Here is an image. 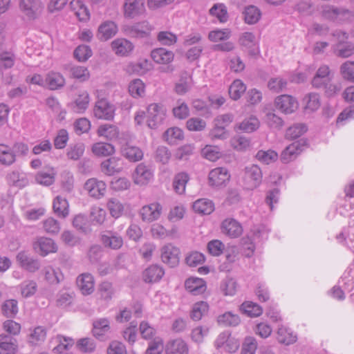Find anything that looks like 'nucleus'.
Masks as SVG:
<instances>
[{
  "label": "nucleus",
  "mask_w": 354,
  "mask_h": 354,
  "mask_svg": "<svg viewBox=\"0 0 354 354\" xmlns=\"http://www.w3.org/2000/svg\"><path fill=\"white\" fill-rule=\"evenodd\" d=\"M336 37L337 41L331 46L333 54L341 58H348L354 55V44L348 41V34L340 30H336L333 33Z\"/></svg>",
  "instance_id": "obj_1"
},
{
  "label": "nucleus",
  "mask_w": 354,
  "mask_h": 354,
  "mask_svg": "<svg viewBox=\"0 0 354 354\" xmlns=\"http://www.w3.org/2000/svg\"><path fill=\"white\" fill-rule=\"evenodd\" d=\"M307 145L308 140L304 138L293 142L282 151L280 156L281 161L284 164H287L294 160Z\"/></svg>",
  "instance_id": "obj_2"
},
{
  "label": "nucleus",
  "mask_w": 354,
  "mask_h": 354,
  "mask_svg": "<svg viewBox=\"0 0 354 354\" xmlns=\"http://www.w3.org/2000/svg\"><path fill=\"white\" fill-rule=\"evenodd\" d=\"M263 178L261 169L257 165H252L244 169L243 181L248 189L258 187Z\"/></svg>",
  "instance_id": "obj_3"
},
{
  "label": "nucleus",
  "mask_w": 354,
  "mask_h": 354,
  "mask_svg": "<svg viewBox=\"0 0 354 354\" xmlns=\"http://www.w3.org/2000/svg\"><path fill=\"white\" fill-rule=\"evenodd\" d=\"M165 117L162 107L157 104H151L147 109V125L151 129H156L164 120Z\"/></svg>",
  "instance_id": "obj_4"
},
{
  "label": "nucleus",
  "mask_w": 354,
  "mask_h": 354,
  "mask_svg": "<svg viewBox=\"0 0 354 354\" xmlns=\"http://www.w3.org/2000/svg\"><path fill=\"white\" fill-rule=\"evenodd\" d=\"M162 207L158 203H153L149 205L143 206L139 214L144 222L151 223L156 221L160 216Z\"/></svg>",
  "instance_id": "obj_5"
},
{
  "label": "nucleus",
  "mask_w": 354,
  "mask_h": 354,
  "mask_svg": "<svg viewBox=\"0 0 354 354\" xmlns=\"http://www.w3.org/2000/svg\"><path fill=\"white\" fill-rule=\"evenodd\" d=\"M230 178V175L225 167H216L212 169L208 176L209 185L216 187L225 186Z\"/></svg>",
  "instance_id": "obj_6"
},
{
  "label": "nucleus",
  "mask_w": 354,
  "mask_h": 354,
  "mask_svg": "<svg viewBox=\"0 0 354 354\" xmlns=\"http://www.w3.org/2000/svg\"><path fill=\"white\" fill-rule=\"evenodd\" d=\"M93 114L98 119L111 120L115 115V107L106 100H101L96 102Z\"/></svg>",
  "instance_id": "obj_7"
},
{
  "label": "nucleus",
  "mask_w": 354,
  "mask_h": 354,
  "mask_svg": "<svg viewBox=\"0 0 354 354\" xmlns=\"http://www.w3.org/2000/svg\"><path fill=\"white\" fill-rule=\"evenodd\" d=\"M180 250L171 244L165 245L161 250V259L163 263L174 268L179 263Z\"/></svg>",
  "instance_id": "obj_8"
},
{
  "label": "nucleus",
  "mask_w": 354,
  "mask_h": 354,
  "mask_svg": "<svg viewBox=\"0 0 354 354\" xmlns=\"http://www.w3.org/2000/svg\"><path fill=\"white\" fill-rule=\"evenodd\" d=\"M275 106L282 113L289 114L293 113L298 107L297 101L289 95H282L275 99Z\"/></svg>",
  "instance_id": "obj_9"
},
{
  "label": "nucleus",
  "mask_w": 354,
  "mask_h": 354,
  "mask_svg": "<svg viewBox=\"0 0 354 354\" xmlns=\"http://www.w3.org/2000/svg\"><path fill=\"white\" fill-rule=\"evenodd\" d=\"M84 188L90 196L95 198H100L105 194L106 185L102 180L90 178L86 181Z\"/></svg>",
  "instance_id": "obj_10"
},
{
  "label": "nucleus",
  "mask_w": 354,
  "mask_h": 354,
  "mask_svg": "<svg viewBox=\"0 0 354 354\" xmlns=\"http://www.w3.org/2000/svg\"><path fill=\"white\" fill-rule=\"evenodd\" d=\"M33 248L41 256L45 257L49 253L56 252L57 247L51 239L39 237L33 243Z\"/></svg>",
  "instance_id": "obj_11"
},
{
  "label": "nucleus",
  "mask_w": 354,
  "mask_h": 354,
  "mask_svg": "<svg viewBox=\"0 0 354 354\" xmlns=\"http://www.w3.org/2000/svg\"><path fill=\"white\" fill-rule=\"evenodd\" d=\"M153 176V171L149 166L140 163L133 174V179L135 184L144 185L150 181Z\"/></svg>",
  "instance_id": "obj_12"
},
{
  "label": "nucleus",
  "mask_w": 354,
  "mask_h": 354,
  "mask_svg": "<svg viewBox=\"0 0 354 354\" xmlns=\"http://www.w3.org/2000/svg\"><path fill=\"white\" fill-rule=\"evenodd\" d=\"M151 30V26L149 22L144 21L127 26L125 31L128 35L132 37L143 38L149 36Z\"/></svg>",
  "instance_id": "obj_13"
},
{
  "label": "nucleus",
  "mask_w": 354,
  "mask_h": 354,
  "mask_svg": "<svg viewBox=\"0 0 354 354\" xmlns=\"http://www.w3.org/2000/svg\"><path fill=\"white\" fill-rule=\"evenodd\" d=\"M123 169L122 160L118 157H111L101 163L102 171L107 176H113Z\"/></svg>",
  "instance_id": "obj_14"
},
{
  "label": "nucleus",
  "mask_w": 354,
  "mask_h": 354,
  "mask_svg": "<svg viewBox=\"0 0 354 354\" xmlns=\"http://www.w3.org/2000/svg\"><path fill=\"white\" fill-rule=\"evenodd\" d=\"M222 232L231 238H237L243 233L240 223L234 218H226L221 224Z\"/></svg>",
  "instance_id": "obj_15"
},
{
  "label": "nucleus",
  "mask_w": 354,
  "mask_h": 354,
  "mask_svg": "<svg viewBox=\"0 0 354 354\" xmlns=\"http://www.w3.org/2000/svg\"><path fill=\"white\" fill-rule=\"evenodd\" d=\"M124 10L126 17L134 18L144 12L145 2L143 0H125Z\"/></svg>",
  "instance_id": "obj_16"
},
{
  "label": "nucleus",
  "mask_w": 354,
  "mask_h": 354,
  "mask_svg": "<svg viewBox=\"0 0 354 354\" xmlns=\"http://www.w3.org/2000/svg\"><path fill=\"white\" fill-rule=\"evenodd\" d=\"M17 260L21 268L30 272L37 271L41 267L38 259L30 257L25 252H20L17 255Z\"/></svg>",
  "instance_id": "obj_17"
},
{
  "label": "nucleus",
  "mask_w": 354,
  "mask_h": 354,
  "mask_svg": "<svg viewBox=\"0 0 354 354\" xmlns=\"http://www.w3.org/2000/svg\"><path fill=\"white\" fill-rule=\"evenodd\" d=\"M164 274L165 271L161 266L153 264L143 271L142 279L146 283H156L159 281Z\"/></svg>",
  "instance_id": "obj_18"
},
{
  "label": "nucleus",
  "mask_w": 354,
  "mask_h": 354,
  "mask_svg": "<svg viewBox=\"0 0 354 354\" xmlns=\"http://www.w3.org/2000/svg\"><path fill=\"white\" fill-rule=\"evenodd\" d=\"M19 6L29 19H34L41 8V3L39 0H20Z\"/></svg>",
  "instance_id": "obj_19"
},
{
  "label": "nucleus",
  "mask_w": 354,
  "mask_h": 354,
  "mask_svg": "<svg viewBox=\"0 0 354 354\" xmlns=\"http://www.w3.org/2000/svg\"><path fill=\"white\" fill-rule=\"evenodd\" d=\"M110 322L106 318H100L93 322L92 334L100 341L105 339V335L110 330Z\"/></svg>",
  "instance_id": "obj_20"
},
{
  "label": "nucleus",
  "mask_w": 354,
  "mask_h": 354,
  "mask_svg": "<svg viewBox=\"0 0 354 354\" xmlns=\"http://www.w3.org/2000/svg\"><path fill=\"white\" fill-rule=\"evenodd\" d=\"M77 286L84 295H91L94 290V279L89 273L79 275L76 280Z\"/></svg>",
  "instance_id": "obj_21"
},
{
  "label": "nucleus",
  "mask_w": 354,
  "mask_h": 354,
  "mask_svg": "<svg viewBox=\"0 0 354 354\" xmlns=\"http://www.w3.org/2000/svg\"><path fill=\"white\" fill-rule=\"evenodd\" d=\"M151 57L156 63L166 65L174 60V55L172 51L159 48L151 51Z\"/></svg>",
  "instance_id": "obj_22"
},
{
  "label": "nucleus",
  "mask_w": 354,
  "mask_h": 354,
  "mask_svg": "<svg viewBox=\"0 0 354 354\" xmlns=\"http://www.w3.org/2000/svg\"><path fill=\"white\" fill-rule=\"evenodd\" d=\"M101 241L105 247L113 250L120 248L123 244L122 238L111 231H107L102 234Z\"/></svg>",
  "instance_id": "obj_23"
},
{
  "label": "nucleus",
  "mask_w": 354,
  "mask_h": 354,
  "mask_svg": "<svg viewBox=\"0 0 354 354\" xmlns=\"http://www.w3.org/2000/svg\"><path fill=\"white\" fill-rule=\"evenodd\" d=\"M111 48L116 55H128L133 49V44L126 39H117L112 41Z\"/></svg>",
  "instance_id": "obj_24"
},
{
  "label": "nucleus",
  "mask_w": 354,
  "mask_h": 354,
  "mask_svg": "<svg viewBox=\"0 0 354 354\" xmlns=\"http://www.w3.org/2000/svg\"><path fill=\"white\" fill-rule=\"evenodd\" d=\"M259 126V120L254 116H250L244 119L241 122L236 124L234 131L236 132L240 131L244 133H252L258 129Z\"/></svg>",
  "instance_id": "obj_25"
},
{
  "label": "nucleus",
  "mask_w": 354,
  "mask_h": 354,
  "mask_svg": "<svg viewBox=\"0 0 354 354\" xmlns=\"http://www.w3.org/2000/svg\"><path fill=\"white\" fill-rule=\"evenodd\" d=\"M185 287L193 295H198L206 290L205 281L200 278H189L185 282Z\"/></svg>",
  "instance_id": "obj_26"
},
{
  "label": "nucleus",
  "mask_w": 354,
  "mask_h": 354,
  "mask_svg": "<svg viewBox=\"0 0 354 354\" xmlns=\"http://www.w3.org/2000/svg\"><path fill=\"white\" fill-rule=\"evenodd\" d=\"M118 31L115 24L111 21H107L102 24L98 28L97 36L102 41H106L113 37Z\"/></svg>",
  "instance_id": "obj_27"
},
{
  "label": "nucleus",
  "mask_w": 354,
  "mask_h": 354,
  "mask_svg": "<svg viewBox=\"0 0 354 354\" xmlns=\"http://www.w3.org/2000/svg\"><path fill=\"white\" fill-rule=\"evenodd\" d=\"M238 251L236 247L233 246L225 250V260L218 266L221 272H229L232 269L233 263L237 259Z\"/></svg>",
  "instance_id": "obj_28"
},
{
  "label": "nucleus",
  "mask_w": 354,
  "mask_h": 354,
  "mask_svg": "<svg viewBox=\"0 0 354 354\" xmlns=\"http://www.w3.org/2000/svg\"><path fill=\"white\" fill-rule=\"evenodd\" d=\"M122 154L131 162H138L142 159L143 152L138 147L126 144L122 148Z\"/></svg>",
  "instance_id": "obj_29"
},
{
  "label": "nucleus",
  "mask_w": 354,
  "mask_h": 354,
  "mask_svg": "<svg viewBox=\"0 0 354 354\" xmlns=\"http://www.w3.org/2000/svg\"><path fill=\"white\" fill-rule=\"evenodd\" d=\"M45 82L49 89L57 90L64 86L65 79L59 73L50 72L46 76Z\"/></svg>",
  "instance_id": "obj_30"
},
{
  "label": "nucleus",
  "mask_w": 354,
  "mask_h": 354,
  "mask_svg": "<svg viewBox=\"0 0 354 354\" xmlns=\"http://www.w3.org/2000/svg\"><path fill=\"white\" fill-rule=\"evenodd\" d=\"M187 344L180 339L169 342L166 346V352L168 354H188Z\"/></svg>",
  "instance_id": "obj_31"
},
{
  "label": "nucleus",
  "mask_w": 354,
  "mask_h": 354,
  "mask_svg": "<svg viewBox=\"0 0 354 354\" xmlns=\"http://www.w3.org/2000/svg\"><path fill=\"white\" fill-rule=\"evenodd\" d=\"M193 209L198 214L209 215L214 210V205L210 200L201 198L194 203Z\"/></svg>",
  "instance_id": "obj_32"
},
{
  "label": "nucleus",
  "mask_w": 354,
  "mask_h": 354,
  "mask_svg": "<svg viewBox=\"0 0 354 354\" xmlns=\"http://www.w3.org/2000/svg\"><path fill=\"white\" fill-rule=\"evenodd\" d=\"M54 212L61 218H66L68 215V203L67 200L57 196L53 201Z\"/></svg>",
  "instance_id": "obj_33"
},
{
  "label": "nucleus",
  "mask_w": 354,
  "mask_h": 354,
  "mask_svg": "<svg viewBox=\"0 0 354 354\" xmlns=\"http://www.w3.org/2000/svg\"><path fill=\"white\" fill-rule=\"evenodd\" d=\"M239 44L246 48L249 49V53L251 55H255L258 53L256 46L255 36L252 32H244L239 38Z\"/></svg>",
  "instance_id": "obj_34"
},
{
  "label": "nucleus",
  "mask_w": 354,
  "mask_h": 354,
  "mask_svg": "<svg viewBox=\"0 0 354 354\" xmlns=\"http://www.w3.org/2000/svg\"><path fill=\"white\" fill-rule=\"evenodd\" d=\"M245 22L248 24H255L261 19L260 10L254 6H248L243 12Z\"/></svg>",
  "instance_id": "obj_35"
},
{
  "label": "nucleus",
  "mask_w": 354,
  "mask_h": 354,
  "mask_svg": "<svg viewBox=\"0 0 354 354\" xmlns=\"http://www.w3.org/2000/svg\"><path fill=\"white\" fill-rule=\"evenodd\" d=\"M8 180L12 186L22 188L28 184L26 174L18 171H13L8 175Z\"/></svg>",
  "instance_id": "obj_36"
},
{
  "label": "nucleus",
  "mask_w": 354,
  "mask_h": 354,
  "mask_svg": "<svg viewBox=\"0 0 354 354\" xmlns=\"http://www.w3.org/2000/svg\"><path fill=\"white\" fill-rule=\"evenodd\" d=\"M115 147L107 142H97L92 147L93 153L97 156H109L115 153Z\"/></svg>",
  "instance_id": "obj_37"
},
{
  "label": "nucleus",
  "mask_w": 354,
  "mask_h": 354,
  "mask_svg": "<svg viewBox=\"0 0 354 354\" xmlns=\"http://www.w3.org/2000/svg\"><path fill=\"white\" fill-rule=\"evenodd\" d=\"M240 310L249 317H259L263 313L262 308L252 301L243 303L240 306Z\"/></svg>",
  "instance_id": "obj_38"
},
{
  "label": "nucleus",
  "mask_w": 354,
  "mask_h": 354,
  "mask_svg": "<svg viewBox=\"0 0 354 354\" xmlns=\"http://www.w3.org/2000/svg\"><path fill=\"white\" fill-rule=\"evenodd\" d=\"M277 339L279 343L290 345L297 341V336L287 328L281 326L277 330Z\"/></svg>",
  "instance_id": "obj_39"
},
{
  "label": "nucleus",
  "mask_w": 354,
  "mask_h": 354,
  "mask_svg": "<svg viewBox=\"0 0 354 354\" xmlns=\"http://www.w3.org/2000/svg\"><path fill=\"white\" fill-rule=\"evenodd\" d=\"M15 162V154L10 147L0 144V163L3 165H11Z\"/></svg>",
  "instance_id": "obj_40"
},
{
  "label": "nucleus",
  "mask_w": 354,
  "mask_h": 354,
  "mask_svg": "<svg viewBox=\"0 0 354 354\" xmlns=\"http://www.w3.org/2000/svg\"><path fill=\"white\" fill-rule=\"evenodd\" d=\"M217 321L219 324L224 326H236L241 322L239 317L237 315L232 314L231 312H226L219 315Z\"/></svg>",
  "instance_id": "obj_41"
},
{
  "label": "nucleus",
  "mask_w": 354,
  "mask_h": 354,
  "mask_svg": "<svg viewBox=\"0 0 354 354\" xmlns=\"http://www.w3.org/2000/svg\"><path fill=\"white\" fill-rule=\"evenodd\" d=\"M255 158L261 162L269 165L270 163L275 162L278 158V153L272 149H269L267 151L259 150Z\"/></svg>",
  "instance_id": "obj_42"
},
{
  "label": "nucleus",
  "mask_w": 354,
  "mask_h": 354,
  "mask_svg": "<svg viewBox=\"0 0 354 354\" xmlns=\"http://www.w3.org/2000/svg\"><path fill=\"white\" fill-rule=\"evenodd\" d=\"M192 79L187 72H183L179 82L176 84L175 90L178 94H184L191 88Z\"/></svg>",
  "instance_id": "obj_43"
},
{
  "label": "nucleus",
  "mask_w": 354,
  "mask_h": 354,
  "mask_svg": "<svg viewBox=\"0 0 354 354\" xmlns=\"http://www.w3.org/2000/svg\"><path fill=\"white\" fill-rule=\"evenodd\" d=\"M165 140L170 145L176 144L177 141L182 140L184 138L183 131L178 127L168 129L164 133Z\"/></svg>",
  "instance_id": "obj_44"
},
{
  "label": "nucleus",
  "mask_w": 354,
  "mask_h": 354,
  "mask_svg": "<svg viewBox=\"0 0 354 354\" xmlns=\"http://www.w3.org/2000/svg\"><path fill=\"white\" fill-rule=\"evenodd\" d=\"M46 280L51 284H57L63 280L64 276L59 270H55L52 267L44 269Z\"/></svg>",
  "instance_id": "obj_45"
},
{
  "label": "nucleus",
  "mask_w": 354,
  "mask_h": 354,
  "mask_svg": "<svg viewBox=\"0 0 354 354\" xmlns=\"http://www.w3.org/2000/svg\"><path fill=\"white\" fill-rule=\"evenodd\" d=\"M246 86L240 80H234L229 88V95L234 100L239 99L245 91Z\"/></svg>",
  "instance_id": "obj_46"
},
{
  "label": "nucleus",
  "mask_w": 354,
  "mask_h": 354,
  "mask_svg": "<svg viewBox=\"0 0 354 354\" xmlns=\"http://www.w3.org/2000/svg\"><path fill=\"white\" fill-rule=\"evenodd\" d=\"M339 73L344 80L354 82V62H344L339 67Z\"/></svg>",
  "instance_id": "obj_47"
},
{
  "label": "nucleus",
  "mask_w": 354,
  "mask_h": 354,
  "mask_svg": "<svg viewBox=\"0 0 354 354\" xmlns=\"http://www.w3.org/2000/svg\"><path fill=\"white\" fill-rule=\"evenodd\" d=\"M207 310L208 304L206 302L201 301L196 303L191 310L190 317L194 321H198L207 313Z\"/></svg>",
  "instance_id": "obj_48"
},
{
  "label": "nucleus",
  "mask_w": 354,
  "mask_h": 354,
  "mask_svg": "<svg viewBox=\"0 0 354 354\" xmlns=\"http://www.w3.org/2000/svg\"><path fill=\"white\" fill-rule=\"evenodd\" d=\"M189 180V176L186 173L181 172L176 174L173 182V187L175 192L179 194L184 193L185 185Z\"/></svg>",
  "instance_id": "obj_49"
},
{
  "label": "nucleus",
  "mask_w": 354,
  "mask_h": 354,
  "mask_svg": "<svg viewBox=\"0 0 354 354\" xmlns=\"http://www.w3.org/2000/svg\"><path fill=\"white\" fill-rule=\"evenodd\" d=\"M307 129V127L304 124H295L286 130V137L290 140L297 139L306 132Z\"/></svg>",
  "instance_id": "obj_50"
},
{
  "label": "nucleus",
  "mask_w": 354,
  "mask_h": 354,
  "mask_svg": "<svg viewBox=\"0 0 354 354\" xmlns=\"http://www.w3.org/2000/svg\"><path fill=\"white\" fill-rule=\"evenodd\" d=\"M209 13L216 17L221 22H225L228 19L227 8L223 3L214 4L209 10Z\"/></svg>",
  "instance_id": "obj_51"
},
{
  "label": "nucleus",
  "mask_w": 354,
  "mask_h": 354,
  "mask_svg": "<svg viewBox=\"0 0 354 354\" xmlns=\"http://www.w3.org/2000/svg\"><path fill=\"white\" fill-rule=\"evenodd\" d=\"M304 101L306 102V109L314 111L320 106L319 95L316 93H310L305 96Z\"/></svg>",
  "instance_id": "obj_52"
},
{
  "label": "nucleus",
  "mask_w": 354,
  "mask_h": 354,
  "mask_svg": "<svg viewBox=\"0 0 354 354\" xmlns=\"http://www.w3.org/2000/svg\"><path fill=\"white\" fill-rule=\"evenodd\" d=\"M74 57L79 62H86L92 55V50L86 45L78 46L73 52Z\"/></svg>",
  "instance_id": "obj_53"
},
{
  "label": "nucleus",
  "mask_w": 354,
  "mask_h": 354,
  "mask_svg": "<svg viewBox=\"0 0 354 354\" xmlns=\"http://www.w3.org/2000/svg\"><path fill=\"white\" fill-rule=\"evenodd\" d=\"M89 103V95L86 91L81 93L75 100L73 109L75 111L83 112L88 107Z\"/></svg>",
  "instance_id": "obj_54"
},
{
  "label": "nucleus",
  "mask_w": 354,
  "mask_h": 354,
  "mask_svg": "<svg viewBox=\"0 0 354 354\" xmlns=\"http://www.w3.org/2000/svg\"><path fill=\"white\" fill-rule=\"evenodd\" d=\"M98 133L108 139L112 140L118 137L119 131L114 125L104 124L99 127Z\"/></svg>",
  "instance_id": "obj_55"
},
{
  "label": "nucleus",
  "mask_w": 354,
  "mask_h": 354,
  "mask_svg": "<svg viewBox=\"0 0 354 354\" xmlns=\"http://www.w3.org/2000/svg\"><path fill=\"white\" fill-rule=\"evenodd\" d=\"M107 207L113 217L118 218L121 216L124 207L117 198H110L107 203Z\"/></svg>",
  "instance_id": "obj_56"
},
{
  "label": "nucleus",
  "mask_w": 354,
  "mask_h": 354,
  "mask_svg": "<svg viewBox=\"0 0 354 354\" xmlns=\"http://www.w3.org/2000/svg\"><path fill=\"white\" fill-rule=\"evenodd\" d=\"M237 283L232 278L225 279L221 285V290L225 295H234L236 292Z\"/></svg>",
  "instance_id": "obj_57"
},
{
  "label": "nucleus",
  "mask_w": 354,
  "mask_h": 354,
  "mask_svg": "<svg viewBox=\"0 0 354 354\" xmlns=\"http://www.w3.org/2000/svg\"><path fill=\"white\" fill-rule=\"evenodd\" d=\"M21 293L24 297L33 295L37 289V283L32 280L24 281L20 285Z\"/></svg>",
  "instance_id": "obj_58"
},
{
  "label": "nucleus",
  "mask_w": 354,
  "mask_h": 354,
  "mask_svg": "<svg viewBox=\"0 0 354 354\" xmlns=\"http://www.w3.org/2000/svg\"><path fill=\"white\" fill-rule=\"evenodd\" d=\"M129 91L133 97H141L145 93V84L139 79L134 80L129 84Z\"/></svg>",
  "instance_id": "obj_59"
},
{
  "label": "nucleus",
  "mask_w": 354,
  "mask_h": 354,
  "mask_svg": "<svg viewBox=\"0 0 354 354\" xmlns=\"http://www.w3.org/2000/svg\"><path fill=\"white\" fill-rule=\"evenodd\" d=\"M73 225L79 231L87 234L91 232V229L87 225V218L82 214H78L75 216L73 221Z\"/></svg>",
  "instance_id": "obj_60"
},
{
  "label": "nucleus",
  "mask_w": 354,
  "mask_h": 354,
  "mask_svg": "<svg viewBox=\"0 0 354 354\" xmlns=\"http://www.w3.org/2000/svg\"><path fill=\"white\" fill-rule=\"evenodd\" d=\"M76 347L82 352L91 353L95 350V343L90 337L81 338L77 342Z\"/></svg>",
  "instance_id": "obj_61"
},
{
  "label": "nucleus",
  "mask_w": 354,
  "mask_h": 354,
  "mask_svg": "<svg viewBox=\"0 0 354 354\" xmlns=\"http://www.w3.org/2000/svg\"><path fill=\"white\" fill-rule=\"evenodd\" d=\"M15 56L8 51L0 52V66L5 69L12 68L15 64Z\"/></svg>",
  "instance_id": "obj_62"
},
{
  "label": "nucleus",
  "mask_w": 354,
  "mask_h": 354,
  "mask_svg": "<svg viewBox=\"0 0 354 354\" xmlns=\"http://www.w3.org/2000/svg\"><path fill=\"white\" fill-rule=\"evenodd\" d=\"M2 311L8 317H14L18 312L17 301L15 299H9L2 305Z\"/></svg>",
  "instance_id": "obj_63"
},
{
  "label": "nucleus",
  "mask_w": 354,
  "mask_h": 354,
  "mask_svg": "<svg viewBox=\"0 0 354 354\" xmlns=\"http://www.w3.org/2000/svg\"><path fill=\"white\" fill-rule=\"evenodd\" d=\"M257 342L253 337H246L242 344V354H255Z\"/></svg>",
  "instance_id": "obj_64"
}]
</instances>
